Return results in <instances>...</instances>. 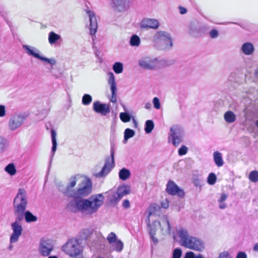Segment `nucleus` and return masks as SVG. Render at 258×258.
I'll use <instances>...</instances> for the list:
<instances>
[{"label":"nucleus","mask_w":258,"mask_h":258,"mask_svg":"<svg viewBox=\"0 0 258 258\" xmlns=\"http://www.w3.org/2000/svg\"><path fill=\"white\" fill-rule=\"evenodd\" d=\"M92 190V182L90 179L85 178L78 184V189L75 191L71 200L67 205L66 209L69 212L77 213L80 212L84 215H91L97 212L103 205L104 196L102 194L92 196L89 199L87 197Z\"/></svg>","instance_id":"nucleus-1"},{"label":"nucleus","mask_w":258,"mask_h":258,"mask_svg":"<svg viewBox=\"0 0 258 258\" xmlns=\"http://www.w3.org/2000/svg\"><path fill=\"white\" fill-rule=\"evenodd\" d=\"M177 234L181 246L198 251L204 249V242L197 237L190 236L186 229L181 228L177 230Z\"/></svg>","instance_id":"nucleus-2"},{"label":"nucleus","mask_w":258,"mask_h":258,"mask_svg":"<svg viewBox=\"0 0 258 258\" xmlns=\"http://www.w3.org/2000/svg\"><path fill=\"white\" fill-rule=\"evenodd\" d=\"M28 205L27 192L24 188H19L13 201L14 213L19 219L22 218V212H25Z\"/></svg>","instance_id":"nucleus-3"},{"label":"nucleus","mask_w":258,"mask_h":258,"mask_svg":"<svg viewBox=\"0 0 258 258\" xmlns=\"http://www.w3.org/2000/svg\"><path fill=\"white\" fill-rule=\"evenodd\" d=\"M155 45L158 49H169L172 46V41L170 35L165 31H158L153 37Z\"/></svg>","instance_id":"nucleus-4"},{"label":"nucleus","mask_w":258,"mask_h":258,"mask_svg":"<svg viewBox=\"0 0 258 258\" xmlns=\"http://www.w3.org/2000/svg\"><path fill=\"white\" fill-rule=\"evenodd\" d=\"M110 144V157H108L105 159V164L101 170L99 172L95 174L94 175L96 177H103L106 176L114 166L115 146L114 140H111Z\"/></svg>","instance_id":"nucleus-5"},{"label":"nucleus","mask_w":258,"mask_h":258,"mask_svg":"<svg viewBox=\"0 0 258 258\" xmlns=\"http://www.w3.org/2000/svg\"><path fill=\"white\" fill-rule=\"evenodd\" d=\"M61 250L71 257H76L82 253L83 247L79 240L71 238L61 247Z\"/></svg>","instance_id":"nucleus-6"},{"label":"nucleus","mask_w":258,"mask_h":258,"mask_svg":"<svg viewBox=\"0 0 258 258\" xmlns=\"http://www.w3.org/2000/svg\"><path fill=\"white\" fill-rule=\"evenodd\" d=\"M183 136L184 132L182 128L178 125H175L170 127L168 134V141L177 147L182 142Z\"/></svg>","instance_id":"nucleus-7"},{"label":"nucleus","mask_w":258,"mask_h":258,"mask_svg":"<svg viewBox=\"0 0 258 258\" xmlns=\"http://www.w3.org/2000/svg\"><path fill=\"white\" fill-rule=\"evenodd\" d=\"M22 47L29 55H31L44 62H46L51 64V66L55 64L56 63V60L53 58H48L47 57L41 56L39 54V50L33 46L24 44L22 45Z\"/></svg>","instance_id":"nucleus-8"},{"label":"nucleus","mask_w":258,"mask_h":258,"mask_svg":"<svg viewBox=\"0 0 258 258\" xmlns=\"http://www.w3.org/2000/svg\"><path fill=\"white\" fill-rule=\"evenodd\" d=\"M20 221L21 220H18L16 218L15 221L11 224V229L13 231V233L10 237V242L11 244L17 242L22 234L23 227L20 223Z\"/></svg>","instance_id":"nucleus-9"},{"label":"nucleus","mask_w":258,"mask_h":258,"mask_svg":"<svg viewBox=\"0 0 258 258\" xmlns=\"http://www.w3.org/2000/svg\"><path fill=\"white\" fill-rule=\"evenodd\" d=\"M77 181V176L72 177L70 179L69 183L67 186L59 184L58 185V189L66 196L71 198L75 191L73 189V188L76 185Z\"/></svg>","instance_id":"nucleus-10"},{"label":"nucleus","mask_w":258,"mask_h":258,"mask_svg":"<svg viewBox=\"0 0 258 258\" xmlns=\"http://www.w3.org/2000/svg\"><path fill=\"white\" fill-rule=\"evenodd\" d=\"M25 117L21 114H14L9 119L8 126L11 131L19 128L23 124Z\"/></svg>","instance_id":"nucleus-11"},{"label":"nucleus","mask_w":258,"mask_h":258,"mask_svg":"<svg viewBox=\"0 0 258 258\" xmlns=\"http://www.w3.org/2000/svg\"><path fill=\"white\" fill-rule=\"evenodd\" d=\"M53 249V245L50 240L42 239L39 246V251L41 255L48 256Z\"/></svg>","instance_id":"nucleus-12"},{"label":"nucleus","mask_w":258,"mask_h":258,"mask_svg":"<svg viewBox=\"0 0 258 258\" xmlns=\"http://www.w3.org/2000/svg\"><path fill=\"white\" fill-rule=\"evenodd\" d=\"M166 191L170 195H177L180 198L184 196V192L180 189L177 185L173 181L169 180L166 185Z\"/></svg>","instance_id":"nucleus-13"},{"label":"nucleus","mask_w":258,"mask_h":258,"mask_svg":"<svg viewBox=\"0 0 258 258\" xmlns=\"http://www.w3.org/2000/svg\"><path fill=\"white\" fill-rule=\"evenodd\" d=\"M157 64V59H152L149 57H145L141 58L139 61V65L144 69L154 70Z\"/></svg>","instance_id":"nucleus-14"},{"label":"nucleus","mask_w":258,"mask_h":258,"mask_svg":"<svg viewBox=\"0 0 258 258\" xmlns=\"http://www.w3.org/2000/svg\"><path fill=\"white\" fill-rule=\"evenodd\" d=\"M93 109L95 112L104 116L110 112L109 105L101 103L99 101H96L93 103Z\"/></svg>","instance_id":"nucleus-15"},{"label":"nucleus","mask_w":258,"mask_h":258,"mask_svg":"<svg viewBox=\"0 0 258 258\" xmlns=\"http://www.w3.org/2000/svg\"><path fill=\"white\" fill-rule=\"evenodd\" d=\"M87 13L89 17L90 34L92 36V39L94 40V36L97 32L98 27L97 19L93 12L88 11Z\"/></svg>","instance_id":"nucleus-16"},{"label":"nucleus","mask_w":258,"mask_h":258,"mask_svg":"<svg viewBox=\"0 0 258 258\" xmlns=\"http://www.w3.org/2000/svg\"><path fill=\"white\" fill-rule=\"evenodd\" d=\"M108 84L110 86V90L112 94V96L110 98V101H111L113 103H116L117 101L116 85L114 76L113 74L111 72L109 73Z\"/></svg>","instance_id":"nucleus-17"},{"label":"nucleus","mask_w":258,"mask_h":258,"mask_svg":"<svg viewBox=\"0 0 258 258\" xmlns=\"http://www.w3.org/2000/svg\"><path fill=\"white\" fill-rule=\"evenodd\" d=\"M140 26L141 28L145 29H157L159 27V22L156 19L146 18L141 22Z\"/></svg>","instance_id":"nucleus-18"},{"label":"nucleus","mask_w":258,"mask_h":258,"mask_svg":"<svg viewBox=\"0 0 258 258\" xmlns=\"http://www.w3.org/2000/svg\"><path fill=\"white\" fill-rule=\"evenodd\" d=\"M208 30L206 27H198L195 25L191 24L189 27L188 32L189 34L194 37H199L206 33Z\"/></svg>","instance_id":"nucleus-19"},{"label":"nucleus","mask_w":258,"mask_h":258,"mask_svg":"<svg viewBox=\"0 0 258 258\" xmlns=\"http://www.w3.org/2000/svg\"><path fill=\"white\" fill-rule=\"evenodd\" d=\"M113 7L118 12L126 11L129 7V0H112Z\"/></svg>","instance_id":"nucleus-20"},{"label":"nucleus","mask_w":258,"mask_h":258,"mask_svg":"<svg viewBox=\"0 0 258 258\" xmlns=\"http://www.w3.org/2000/svg\"><path fill=\"white\" fill-rule=\"evenodd\" d=\"M152 214V212L149 211V215L146 222L148 226V231L149 235H155L158 227L160 225V222L159 221H154L152 224L150 223L149 217Z\"/></svg>","instance_id":"nucleus-21"},{"label":"nucleus","mask_w":258,"mask_h":258,"mask_svg":"<svg viewBox=\"0 0 258 258\" xmlns=\"http://www.w3.org/2000/svg\"><path fill=\"white\" fill-rule=\"evenodd\" d=\"M107 202L110 205L114 206L121 200L118 195L115 191V190H111L107 192Z\"/></svg>","instance_id":"nucleus-22"},{"label":"nucleus","mask_w":258,"mask_h":258,"mask_svg":"<svg viewBox=\"0 0 258 258\" xmlns=\"http://www.w3.org/2000/svg\"><path fill=\"white\" fill-rule=\"evenodd\" d=\"M22 218L20 219L18 218V216H16L18 220L22 221L24 218L26 222L28 223L35 222L37 221V217L34 215L30 211L25 210V212H22Z\"/></svg>","instance_id":"nucleus-23"},{"label":"nucleus","mask_w":258,"mask_h":258,"mask_svg":"<svg viewBox=\"0 0 258 258\" xmlns=\"http://www.w3.org/2000/svg\"><path fill=\"white\" fill-rule=\"evenodd\" d=\"M51 137L52 146V148H51L50 163H51V162L52 160V158H53V156L54 155V154L56 150V148H57L56 133L55 131L52 129L51 130Z\"/></svg>","instance_id":"nucleus-24"},{"label":"nucleus","mask_w":258,"mask_h":258,"mask_svg":"<svg viewBox=\"0 0 258 258\" xmlns=\"http://www.w3.org/2000/svg\"><path fill=\"white\" fill-rule=\"evenodd\" d=\"M161 227V230L164 233L169 234L171 231V227L169 220L167 217H164L159 225Z\"/></svg>","instance_id":"nucleus-25"},{"label":"nucleus","mask_w":258,"mask_h":258,"mask_svg":"<svg viewBox=\"0 0 258 258\" xmlns=\"http://www.w3.org/2000/svg\"><path fill=\"white\" fill-rule=\"evenodd\" d=\"M241 50L245 54L250 55L254 52V48L251 43L246 42L242 45Z\"/></svg>","instance_id":"nucleus-26"},{"label":"nucleus","mask_w":258,"mask_h":258,"mask_svg":"<svg viewBox=\"0 0 258 258\" xmlns=\"http://www.w3.org/2000/svg\"><path fill=\"white\" fill-rule=\"evenodd\" d=\"M120 199L125 195H128L130 192V188L128 186L123 185L118 187L117 190H115Z\"/></svg>","instance_id":"nucleus-27"},{"label":"nucleus","mask_w":258,"mask_h":258,"mask_svg":"<svg viewBox=\"0 0 258 258\" xmlns=\"http://www.w3.org/2000/svg\"><path fill=\"white\" fill-rule=\"evenodd\" d=\"M213 160L215 164L218 167L222 166L224 164V161L222 158V154L218 151L214 152Z\"/></svg>","instance_id":"nucleus-28"},{"label":"nucleus","mask_w":258,"mask_h":258,"mask_svg":"<svg viewBox=\"0 0 258 258\" xmlns=\"http://www.w3.org/2000/svg\"><path fill=\"white\" fill-rule=\"evenodd\" d=\"M61 36L53 31H51L48 34V42L51 45L57 43L59 40H61Z\"/></svg>","instance_id":"nucleus-29"},{"label":"nucleus","mask_w":258,"mask_h":258,"mask_svg":"<svg viewBox=\"0 0 258 258\" xmlns=\"http://www.w3.org/2000/svg\"><path fill=\"white\" fill-rule=\"evenodd\" d=\"M224 117L225 120L228 123L234 122L236 120V115L232 111L226 112Z\"/></svg>","instance_id":"nucleus-30"},{"label":"nucleus","mask_w":258,"mask_h":258,"mask_svg":"<svg viewBox=\"0 0 258 258\" xmlns=\"http://www.w3.org/2000/svg\"><path fill=\"white\" fill-rule=\"evenodd\" d=\"M131 176L130 170L126 168H123L120 170L119 172V177L122 180H126Z\"/></svg>","instance_id":"nucleus-31"},{"label":"nucleus","mask_w":258,"mask_h":258,"mask_svg":"<svg viewBox=\"0 0 258 258\" xmlns=\"http://www.w3.org/2000/svg\"><path fill=\"white\" fill-rule=\"evenodd\" d=\"M9 145L8 140L0 136V154L3 153L8 148Z\"/></svg>","instance_id":"nucleus-32"},{"label":"nucleus","mask_w":258,"mask_h":258,"mask_svg":"<svg viewBox=\"0 0 258 258\" xmlns=\"http://www.w3.org/2000/svg\"><path fill=\"white\" fill-rule=\"evenodd\" d=\"M5 171L11 176L14 175L16 173V169L13 163H10L5 168Z\"/></svg>","instance_id":"nucleus-33"},{"label":"nucleus","mask_w":258,"mask_h":258,"mask_svg":"<svg viewBox=\"0 0 258 258\" xmlns=\"http://www.w3.org/2000/svg\"><path fill=\"white\" fill-rule=\"evenodd\" d=\"M135 132L134 130L130 128H126L124 132V140L123 143H125L126 142L131 138L135 136Z\"/></svg>","instance_id":"nucleus-34"},{"label":"nucleus","mask_w":258,"mask_h":258,"mask_svg":"<svg viewBox=\"0 0 258 258\" xmlns=\"http://www.w3.org/2000/svg\"><path fill=\"white\" fill-rule=\"evenodd\" d=\"M141 42L140 37L137 35H133L131 36L130 44L132 46H138Z\"/></svg>","instance_id":"nucleus-35"},{"label":"nucleus","mask_w":258,"mask_h":258,"mask_svg":"<svg viewBox=\"0 0 258 258\" xmlns=\"http://www.w3.org/2000/svg\"><path fill=\"white\" fill-rule=\"evenodd\" d=\"M154 127V123L152 120H148L145 122V131L147 134L151 133Z\"/></svg>","instance_id":"nucleus-36"},{"label":"nucleus","mask_w":258,"mask_h":258,"mask_svg":"<svg viewBox=\"0 0 258 258\" xmlns=\"http://www.w3.org/2000/svg\"><path fill=\"white\" fill-rule=\"evenodd\" d=\"M112 246L115 251L120 252L123 248V243L120 240L118 239L112 244Z\"/></svg>","instance_id":"nucleus-37"},{"label":"nucleus","mask_w":258,"mask_h":258,"mask_svg":"<svg viewBox=\"0 0 258 258\" xmlns=\"http://www.w3.org/2000/svg\"><path fill=\"white\" fill-rule=\"evenodd\" d=\"M113 70L116 74H120L123 72V64L119 62H116L113 65Z\"/></svg>","instance_id":"nucleus-38"},{"label":"nucleus","mask_w":258,"mask_h":258,"mask_svg":"<svg viewBox=\"0 0 258 258\" xmlns=\"http://www.w3.org/2000/svg\"><path fill=\"white\" fill-rule=\"evenodd\" d=\"M248 178L250 181L253 182L258 181V171L253 170L251 171L249 174Z\"/></svg>","instance_id":"nucleus-39"},{"label":"nucleus","mask_w":258,"mask_h":258,"mask_svg":"<svg viewBox=\"0 0 258 258\" xmlns=\"http://www.w3.org/2000/svg\"><path fill=\"white\" fill-rule=\"evenodd\" d=\"M92 101V97L89 94H85L82 97V103L84 105H89Z\"/></svg>","instance_id":"nucleus-40"},{"label":"nucleus","mask_w":258,"mask_h":258,"mask_svg":"<svg viewBox=\"0 0 258 258\" xmlns=\"http://www.w3.org/2000/svg\"><path fill=\"white\" fill-rule=\"evenodd\" d=\"M119 117L122 121L127 122L130 121L131 116L130 114L126 112H121Z\"/></svg>","instance_id":"nucleus-41"},{"label":"nucleus","mask_w":258,"mask_h":258,"mask_svg":"<svg viewBox=\"0 0 258 258\" xmlns=\"http://www.w3.org/2000/svg\"><path fill=\"white\" fill-rule=\"evenodd\" d=\"M107 240L109 243L112 244L118 239L117 238L116 234L114 232H111L109 233L107 237Z\"/></svg>","instance_id":"nucleus-42"},{"label":"nucleus","mask_w":258,"mask_h":258,"mask_svg":"<svg viewBox=\"0 0 258 258\" xmlns=\"http://www.w3.org/2000/svg\"><path fill=\"white\" fill-rule=\"evenodd\" d=\"M184 258H204V257L200 254L196 255L194 252L189 251L185 253Z\"/></svg>","instance_id":"nucleus-43"},{"label":"nucleus","mask_w":258,"mask_h":258,"mask_svg":"<svg viewBox=\"0 0 258 258\" xmlns=\"http://www.w3.org/2000/svg\"><path fill=\"white\" fill-rule=\"evenodd\" d=\"M181 255H182L181 249L179 248H176L173 251L172 258H180Z\"/></svg>","instance_id":"nucleus-44"},{"label":"nucleus","mask_w":258,"mask_h":258,"mask_svg":"<svg viewBox=\"0 0 258 258\" xmlns=\"http://www.w3.org/2000/svg\"><path fill=\"white\" fill-rule=\"evenodd\" d=\"M188 151V148L184 145L181 146V147L178 149V153L180 156L185 155Z\"/></svg>","instance_id":"nucleus-45"},{"label":"nucleus","mask_w":258,"mask_h":258,"mask_svg":"<svg viewBox=\"0 0 258 258\" xmlns=\"http://www.w3.org/2000/svg\"><path fill=\"white\" fill-rule=\"evenodd\" d=\"M153 103L155 108L157 109H160L161 106L160 102L159 99L157 97H155L153 98Z\"/></svg>","instance_id":"nucleus-46"},{"label":"nucleus","mask_w":258,"mask_h":258,"mask_svg":"<svg viewBox=\"0 0 258 258\" xmlns=\"http://www.w3.org/2000/svg\"><path fill=\"white\" fill-rule=\"evenodd\" d=\"M6 115V108L3 105H0V117H2Z\"/></svg>","instance_id":"nucleus-47"},{"label":"nucleus","mask_w":258,"mask_h":258,"mask_svg":"<svg viewBox=\"0 0 258 258\" xmlns=\"http://www.w3.org/2000/svg\"><path fill=\"white\" fill-rule=\"evenodd\" d=\"M219 258H232L229 253L224 251L221 253L219 256Z\"/></svg>","instance_id":"nucleus-48"},{"label":"nucleus","mask_w":258,"mask_h":258,"mask_svg":"<svg viewBox=\"0 0 258 258\" xmlns=\"http://www.w3.org/2000/svg\"><path fill=\"white\" fill-rule=\"evenodd\" d=\"M218 32L216 29H212L211 30V37L215 38L218 36Z\"/></svg>","instance_id":"nucleus-49"},{"label":"nucleus","mask_w":258,"mask_h":258,"mask_svg":"<svg viewBox=\"0 0 258 258\" xmlns=\"http://www.w3.org/2000/svg\"><path fill=\"white\" fill-rule=\"evenodd\" d=\"M217 180L216 175L214 173L211 172V185H213L215 183Z\"/></svg>","instance_id":"nucleus-50"},{"label":"nucleus","mask_w":258,"mask_h":258,"mask_svg":"<svg viewBox=\"0 0 258 258\" xmlns=\"http://www.w3.org/2000/svg\"><path fill=\"white\" fill-rule=\"evenodd\" d=\"M122 207L124 209H128L130 207V203L128 200H124L122 202Z\"/></svg>","instance_id":"nucleus-51"},{"label":"nucleus","mask_w":258,"mask_h":258,"mask_svg":"<svg viewBox=\"0 0 258 258\" xmlns=\"http://www.w3.org/2000/svg\"><path fill=\"white\" fill-rule=\"evenodd\" d=\"M161 207L164 209H167L169 207V202L167 200H165L161 202Z\"/></svg>","instance_id":"nucleus-52"},{"label":"nucleus","mask_w":258,"mask_h":258,"mask_svg":"<svg viewBox=\"0 0 258 258\" xmlns=\"http://www.w3.org/2000/svg\"><path fill=\"white\" fill-rule=\"evenodd\" d=\"M227 195L225 194H222L221 195V197L220 199L218 200V202L219 203H223L224 201H225L227 198Z\"/></svg>","instance_id":"nucleus-53"},{"label":"nucleus","mask_w":258,"mask_h":258,"mask_svg":"<svg viewBox=\"0 0 258 258\" xmlns=\"http://www.w3.org/2000/svg\"><path fill=\"white\" fill-rule=\"evenodd\" d=\"M236 258H247V255L244 252H239L238 253Z\"/></svg>","instance_id":"nucleus-54"},{"label":"nucleus","mask_w":258,"mask_h":258,"mask_svg":"<svg viewBox=\"0 0 258 258\" xmlns=\"http://www.w3.org/2000/svg\"><path fill=\"white\" fill-rule=\"evenodd\" d=\"M179 9L180 13L182 15L184 14L187 12L186 9L185 8L182 7L181 6H180L179 7Z\"/></svg>","instance_id":"nucleus-55"},{"label":"nucleus","mask_w":258,"mask_h":258,"mask_svg":"<svg viewBox=\"0 0 258 258\" xmlns=\"http://www.w3.org/2000/svg\"><path fill=\"white\" fill-rule=\"evenodd\" d=\"M150 237H151V238L152 239V240L153 241V242L155 243V244H156L158 243V240L157 238H156L154 236L155 235H150Z\"/></svg>","instance_id":"nucleus-56"},{"label":"nucleus","mask_w":258,"mask_h":258,"mask_svg":"<svg viewBox=\"0 0 258 258\" xmlns=\"http://www.w3.org/2000/svg\"><path fill=\"white\" fill-rule=\"evenodd\" d=\"M194 183L195 186H200V180L198 179H195L194 181Z\"/></svg>","instance_id":"nucleus-57"},{"label":"nucleus","mask_w":258,"mask_h":258,"mask_svg":"<svg viewBox=\"0 0 258 258\" xmlns=\"http://www.w3.org/2000/svg\"><path fill=\"white\" fill-rule=\"evenodd\" d=\"M151 106H152L151 103L150 102H148L145 104V108H146L147 109H149L151 108Z\"/></svg>","instance_id":"nucleus-58"},{"label":"nucleus","mask_w":258,"mask_h":258,"mask_svg":"<svg viewBox=\"0 0 258 258\" xmlns=\"http://www.w3.org/2000/svg\"><path fill=\"white\" fill-rule=\"evenodd\" d=\"M220 205H219V207L220 209H223L226 207V205L223 203H220Z\"/></svg>","instance_id":"nucleus-59"},{"label":"nucleus","mask_w":258,"mask_h":258,"mask_svg":"<svg viewBox=\"0 0 258 258\" xmlns=\"http://www.w3.org/2000/svg\"><path fill=\"white\" fill-rule=\"evenodd\" d=\"M0 15L3 17L4 19L6 18V14L5 12H3L0 10Z\"/></svg>","instance_id":"nucleus-60"},{"label":"nucleus","mask_w":258,"mask_h":258,"mask_svg":"<svg viewBox=\"0 0 258 258\" xmlns=\"http://www.w3.org/2000/svg\"><path fill=\"white\" fill-rule=\"evenodd\" d=\"M253 250L256 251H258V243H256L254 247H253Z\"/></svg>","instance_id":"nucleus-61"},{"label":"nucleus","mask_w":258,"mask_h":258,"mask_svg":"<svg viewBox=\"0 0 258 258\" xmlns=\"http://www.w3.org/2000/svg\"><path fill=\"white\" fill-rule=\"evenodd\" d=\"M133 122L134 123L135 127H137L138 126V122L136 121V120L135 118H133Z\"/></svg>","instance_id":"nucleus-62"},{"label":"nucleus","mask_w":258,"mask_h":258,"mask_svg":"<svg viewBox=\"0 0 258 258\" xmlns=\"http://www.w3.org/2000/svg\"><path fill=\"white\" fill-rule=\"evenodd\" d=\"M99 54H100V51L99 50H97L95 51V54L97 57L99 58Z\"/></svg>","instance_id":"nucleus-63"},{"label":"nucleus","mask_w":258,"mask_h":258,"mask_svg":"<svg viewBox=\"0 0 258 258\" xmlns=\"http://www.w3.org/2000/svg\"><path fill=\"white\" fill-rule=\"evenodd\" d=\"M48 258H58V257L55 255H53V256H49Z\"/></svg>","instance_id":"nucleus-64"}]
</instances>
